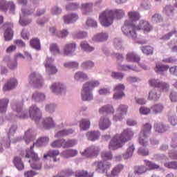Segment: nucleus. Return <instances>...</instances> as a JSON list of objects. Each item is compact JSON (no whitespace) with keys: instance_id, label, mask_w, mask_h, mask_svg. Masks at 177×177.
<instances>
[{"instance_id":"15","label":"nucleus","mask_w":177,"mask_h":177,"mask_svg":"<svg viewBox=\"0 0 177 177\" xmlns=\"http://www.w3.org/2000/svg\"><path fill=\"white\" fill-rule=\"evenodd\" d=\"M4 32V38L6 41H12L13 39V23L6 22L3 26Z\"/></svg>"},{"instance_id":"3","label":"nucleus","mask_w":177,"mask_h":177,"mask_svg":"<svg viewBox=\"0 0 177 177\" xmlns=\"http://www.w3.org/2000/svg\"><path fill=\"white\" fill-rule=\"evenodd\" d=\"M133 138V131L129 129L124 130L121 134H116L109 143V150L121 149L127 142H129Z\"/></svg>"},{"instance_id":"22","label":"nucleus","mask_w":177,"mask_h":177,"mask_svg":"<svg viewBox=\"0 0 177 177\" xmlns=\"http://www.w3.org/2000/svg\"><path fill=\"white\" fill-rule=\"evenodd\" d=\"M17 84V80L15 78L8 80L3 87V92H8L9 91H12V89H15Z\"/></svg>"},{"instance_id":"10","label":"nucleus","mask_w":177,"mask_h":177,"mask_svg":"<svg viewBox=\"0 0 177 177\" xmlns=\"http://www.w3.org/2000/svg\"><path fill=\"white\" fill-rule=\"evenodd\" d=\"M29 117L31 120L35 121L36 124H39V121H41V118H42L41 109L35 104L30 106L29 108Z\"/></svg>"},{"instance_id":"6","label":"nucleus","mask_w":177,"mask_h":177,"mask_svg":"<svg viewBox=\"0 0 177 177\" xmlns=\"http://www.w3.org/2000/svg\"><path fill=\"white\" fill-rule=\"evenodd\" d=\"M16 131H17V124L11 125L8 132V138L0 140V153L3 151V149H9L10 147V136H13V134L16 133Z\"/></svg>"},{"instance_id":"11","label":"nucleus","mask_w":177,"mask_h":177,"mask_svg":"<svg viewBox=\"0 0 177 177\" xmlns=\"http://www.w3.org/2000/svg\"><path fill=\"white\" fill-rule=\"evenodd\" d=\"M29 84L35 88H41L44 85V79L39 73L32 72L29 76Z\"/></svg>"},{"instance_id":"25","label":"nucleus","mask_w":177,"mask_h":177,"mask_svg":"<svg viewBox=\"0 0 177 177\" xmlns=\"http://www.w3.org/2000/svg\"><path fill=\"white\" fill-rule=\"evenodd\" d=\"M35 131L32 129H29L27 131L25 132V135L24 136V140L26 145L30 143V142H33L35 139Z\"/></svg>"},{"instance_id":"54","label":"nucleus","mask_w":177,"mask_h":177,"mask_svg":"<svg viewBox=\"0 0 177 177\" xmlns=\"http://www.w3.org/2000/svg\"><path fill=\"white\" fill-rule=\"evenodd\" d=\"M100 136V133L99 131H91L89 134V140L91 142H95V140H97L99 137Z\"/></svg>"},{"instance_id":"12","label":"nucleus","mask_w":177,"mask_h":177,"mask_svg":"<svg viewBox=\"0 0 177 177\" xmlns=\"http://www.w3.org/2000/svg\"><path fill=\"white\" fill-rule=\"evenodd\" d=\"M73 176H75V177H88V171L83 170H78L75 172L71 169H66L62 170L59 174V176L61 177H70Z\"/></svg>"},{"instance_id":"44","label":"nucleus","mask_w":177,"mask_h":177,"mask_svg":"<svg viewBox=\"0 0 177 177\" xmlns=\"http://www.w3.org/2000/svg\"><path fill=\"white\" fill-rule=\"evenodd\" d=\"M14 165L18 171H23V169H24V164L19 157H15L14 158Z\"/></svg>"},{"instance_id":"58","label":"nucleus","mask_w":177,"mask_h":177,"mask_svg":"<svg viewBox=\"0 0 177 177\" xmlns=\"http://www.w3.org/2000/svg\"><path fill=\"white\" fill-rule=\"evenodd\" d=\"M101 157L104 161H106L107 160H111L113 158V154H111V152L103 151L101 153Z\"/></svg>"},{"instance_id":"16","label":"nucleus","mask_w":177,"mask_h":177,"mask_svg":"<svg viewBox=\"0 0 177 177\" xmlns=\"http://www.w3.org/2000/svg\"><path fill=\"white\" fill-rule=\"evenodd\" d=\"M128 111V106L124 104H120L116 109V114L113 116V121H121L124 118V115L127 114Z\"/></svg>"},{"instance_id":"42","label":"nucleus","mask_w":177,"mask_h":177,"mask_svg":"<svg viewBox=\"0 0 177 177\" xmlns=\"http://www.w3.org/2000/svg\"><path fill=\"white\" fill-rule=\"evenodd\" d=\"M133 151H135V147L133 145H130L126 152L123 154V158L127 160L133 156Z\"/></svg>"},{"instance_id":"26","label":"nucleus","mask_w":177,"mask_h":177,"mask_svg":"<svg viewBox=\"0 0 177 177\" xmlns=\"http://www.w3.org/2000/svg\"><path fill=\"white\" fill-rule=\"evenodd\" d=\"M81 96L83 102L89 100V82H86L83 84Z\"/></svg>"},{"instance_id":"9","label":"nucleus","mask_w":177,"mask_h":177,"mask_svg":"<svg viewBox=\"0 0 177 177\" xmlns=\"http://www.w3.org/2000/svg\"><path fill=\"white\" fill-rule=\"evenodd\" d=\"M34 13V9L30 8V7H23L21 8V14H20L19 17V24L23 27L30 24L31 23V19H24L26 16H30V15H32Z\"/></svg>"},{"instance_id":"63","label":"nucleus","mask_w":177,"mask_h":177,"mask_svg":"<svg viewBox=\"0 0 177 177\" xmlns=\"http://www.w3.org/2000/svg\"><path fill=\"white\" fill-rule=\"evenodd\" d=\"M169 99H170L171 102L176 103L177 102V92L172 90L169 94Z\"/></svg>"},{"instance_id":"48","label":"nucleus","mask_w":177,"mask_h":177,"mask_svg":"<svg viewBox=\"0 0 177 177\" xmlns=\"http://www.w3.org/2000/svg\"><path fill=\"white\" fill-rule=\"evenodd\" d=\"M145 164L151 170L160 169V165H158L150 160H145Z\"/></svg>"},{"instance_id":"36","label":"nucleus","mask_w":177,"mask_h":177,"mask_svg":"<svg viewBox=\"0 0 177 177\" xmlns=\"http://www.w3.org/2000/svg\"><path fill=\"white\" fill-rule=\"evenodd\" d=\"M64 67H65V68L78 70V68H80V62L77 61H69L64 63Z\"/></svg>"},{"instance_id":"57","label":"nucleus","mask_w":177,"mask_h":177,"mask_svg":"<svg viewBox=\"0 0 177 177\" xmlns=\"http://www.w3.org/2000/svg\"><path fill=\"white\" fill-rule=\"evenodd\" d=\"M50 50L51 53H53V55H57V53H59L60 52V49L59 48V46H57V44L55 43L50 44Z\"/></svg>"},{"instance_id":"14","label":"nucleus","mask_w":177,"mask_h":177,"mask_svg":"<svg viewBox=\"0 0 177 177\" xmlns=\"http://www.w3.org/2000/svg\"><path fill=\"white\" fill-rule=\"evenodd\" d=\"M53 62H55V59L50 57H47L46 62H44L46 71L49 75L52 74H56V73H57V68L53 65Z\"/></svg>"},{"instance_id":"35","label":"nucleus","mask_w":177,"mask_h":177,"mask_svg":"<svg viewBox=\"0 0 177 177\" xmlns=\"http://www.w3.org/2000/svg\"><path fill=\"white\" fill-rule=\"evenodd\" d=\"M63 142L64 149H67L68 147H74V146H77V145L78 144V141L75 139L66 140L63 138Z\"/></svg>"},{"instance_id":"53","label":"nucleus","mask_w":177,"mask_h":177,"mask_svg":"<svg viewBox=\"0 0 177 177\" xmlns=\"http://www.w3.org/2000/svg\"><path fill=\"white\" fill-rule=\"evenodd\" d=\"M164 20V19L162 18V16H161V15L156 13L152 16L151 18V21L152 23H161L162 22V21Z\"/></svg>"},{"instance_id":"19","label":"nucleus","mask_w":177,"mask_h":177,"mask_svg":"<svg viewBox=\"0 0 177 177\" xmlns=\"http://www.w3.org/2000/svg\"><path fill=\"white\" fill-rule=\"evenodd\" d=\"M76 49L77 44L69 43L65 45L64 48V53L66 56H74Z\"/></svg>"},{"instance_id":"51","label":"nucleus","mask_w":177,"mask_h":177,"mask_svg":"<svg viewBox=\"0 0 177 177\" xmlns=\"http://www.w3.org/2000/svg\"><path fill=\"white\" fill-rule=\"evenodd\" d=\"M89 129V120L88 119H83L80 122V130L87 131Z\"/></svg>"},{"instance_id":"5","label":"nucleus","mask_w":177,"mask_h":177,"mask_svg":"<svg viewBox=\"0 0 177 177\" xmlns=\"http://www.w3.org/2000/svg\"><path fill=\"white\" fill-rule=\"evenodd\" d=\"M151 131V124L149 123H146L142 127V129L140 133L138 142L142 147L139 148L138 149V154L141 156H147L149 154V149H146V146L149 145L147 142V138L150 136Z\"/></svg>"},{"instance_id":"28","label":"nucleus","mask_w":177,"mask_h":177,"mask_svg":"<svg viewBox=\"0 0 177 177\" xmlns=\"http://www.w3.org/2000/svg\"><path fill=\"white\" fill-rule=\"evenodd\" d=\"M32 99L36 103H42L46 100V95L42 92L35 91L32 95Z\"/></svg>"},{"instance_id":"27","label":"nucleus","mask_w":177,"mask_h":177,"mask_svg":"<svg viewBox=\"0 0 177 177\" xmlns=\"http://www.w3.org/2000/svg\"><path fill=\"white\" fill-rule=\"evenodd\" d=\"M3 62H5L7 64V67L10 68V70H17L19 64L17 63V60L12 59L9 56H6L3 58Z\"/></svg>"},{"instance_id":"34","label":"nucleus","mask_w":177,"mask_h":177,"mask_svg":"<svg viewBox=\"0 0 177 177\" xmlns=\"http://www.w3.org/2000/svg\"><path fill=\"white\" fill-rule=\"evenodd\" d=\"M99 124L100 129L104 131V129H107V128L111 125V122L109 118L102 117L100 120Z\"/></svg>"},{"instance_id":"55","label":"nucleus","mask_w":177,"mask_h":177,"mask_svg":"<svg viewBox=\"0 0 177 177\" xmlns=\"http://www.w3.org/2000/svg\"><path fill=\"white\" fill-rule=\"evenodd\" d=\"M164 166L169 169H177V162H167L164 164Z\"/></svg>"},{"instance_id":"47","label":"nucleus","mask_w":177,"mask_h":177,"mask_svg":"<svg viewBox=\"0 0 177 177\" xmlns=\"http://www.w3.org/2000/svg\"><path fill=\"white\" fill-rule=\"evenodd\" d=\"M134 172L137 175H142L147 172V168L145 166H136L134 167Z\"/></svg>"},{"instance_id":"23","label":"nucleus","mask_w":177,"mask_h":177,"mask_svg":"<svg viewBox=\"0 0 177 177\" xmlns=\"http://www.w3.org/2000/svg\"><path fill=\"white\" fill-rule=\"evenodd\" d=\"M44 128L46 129H52L56 127V122L53 120V118L49 116L43 120L42 122Z\"/></svg>"},{"instance_id":"31","label":"nucleus","mask_w":177,"mask_h":177,"mask_svg":"<svg viewBox=\"0 0 177 177\" xmlns=\"http://www.w3.org/2000/svg\"><path fill=\"white\" fill-rule=\"evenodd\" d=\"M124 169V165H118L116 167H113L111 171L110 174H106L107 177H117L120 175V172Z\"/></svg>"},{"instance_id":"59","label":"nucleus","mask_w":177,"mask_h":177,"mask_svg":"<svg viewBox=\"0 0 177 177\" xmlns=\"http://www.w3.org/2000/svg\"><path fill=\"white\" fill-rule=\"evenodd\" d=\"M45 110L48 113H55V111L56 110V104H48L46 105Z\"/></svg>"},{"instance_id":"7","label":"nucleus","mask_w":177,"mask_h":177,"mask_svg":"<svg viewBox=\"0 0 177 177\" xmlns=\"http://www.w3.org/2000/svg\"><path fill=\"white\" fill-rule=\"evenodd\" d=\"M12 110L16 111L17 115L16 117L18 118H21V120H24L26 118H28V111L24 110L23 106V102H15L11 104Z\"/></svg>"},{"instance_id":"1","label":"nucleus","mask_w":177,"mask_h":177,"mask_svg":"<svg viewBox=\"0 0 177 177\" xmlns=\"http://www.w3.org/2000/svg\"><path fill=\"white\" fill-rule=\"evenodd\" d=\"M49 143V137L43 136L39 138L36 142L33 143L32 146H30L29 149L26 150V158H32L28 160L30 163V167L32 169H41V163H39V158H38V154L34 152V146H37V147H45L48 146Z\"/></svg>"},{"instance_id":"39","label":"nucleus","mask_w":177,"mask_h":177,"mask_svg":"<svg viewBox=\"0 0 177 177\" xmlns=\"http://www.w3.org/2000/svg\"><path fill=\"white\" fill-rule=\"evenodd\" d=\"M30 46L35 50H41V41L39 39L35 37L30 39Z\"/></svg>"},{"instance_id":"62","label":"nucleus","mask_w":177,"mask_h":177,"mask_svg":"<svg viewBox=\"0 0 177 177\" xmlns=\"http://www.w3.org/2000/svg\"><path fill=\"white\" fill-rule=\"evenodd\" d=\"M88 34L86 32L79 31L73 35L74 38L78 39H82V38H85Z\"/></svg>"},{"instance_id":"13","label":"nucleus","mask_w":177,"mask_h":177,"mask_svg":"<svg viewBox=\"0 0 177 177\" xmlns=\"http://www.w3.org/2000/svg\"><path fill=\"white\" fill-rule=\"evenodd\" d=\"M67 87L62 82H57L50 86V91L55 95H63L66 93Z\"/></svg>"},{"instance_id":"17","label":"nucleus","mask_w":177,"mask_h":177,"mask_svg":"<svg viewBox=\"0 0 177 177\" xmlns=\"http://www.w3.org/2000/svg\"><path fill=\"white\" fill-rule=\"evenodd\" d=\"M93 165L97 167L96 171L99 174H107V171L111 168V163L107 162H95Z\"/></svg>"},{"instance_id":"2","label":"nucleus","mask_w":177,"mask_h":177,"mask_svg":"<svg viewBox=\"0 0 177 177\" xmlns=\"http://www.w3.org/2000/svg\"><path fill=\"white\" fill-rule=\"evenodd\" d=\"M129 19L124 21V25L122 28L123 34L127 35L129 38L136 39L138 35L133 30L135 28V23L140 19V15L136 11H130L128 13Z\"/></svg>"},{"instance_id":"50","label":"nucleus","mask_w":177,"mask_h":177,"mask_svg":"<svg viewBox=\"0 0 177 177\" xmlns=\"http://www.w3.org/2000/svg\"><path fill=\"white\" fill-rule=\"evenodd\" d=\"M141 50L145 55H153L154 48L150 46H145L141 48Z\"/></svg>"},{"instance_id":"24","label":"nucleus","mask_w":177,"mask_h":177,"mask_svg":"<svg viewBox=\"0 0 177 177\" xmlns=\"http://www.w3.org/2000/svg\"><path fill=\"white\" fill-rule=\"evenodd\" d=\"M80 17L77 14L71 13L66 15H64L62 19L63 21L65 24H71L73 23H75L77 20H78Z\"/></svg>"},{"instance_id":"29","label":"nucleus","mask_w":177,"mask_h":177,"mask_svg":"<svg viewBox=\"0 0 177 177\" xmlns=\"http://www.w3.org/2000/svg\"><path fill=\"white\" fill-rule=\"evenodd\" d=\"M78 155V151L76 149H65L60 153L61 157L63 158H71Z\"/></svg>"},{"instance_id":"8","label":"nucleus","mask_w":177,"mask_h":177,"mask_svg":"<svg viewBox=\"0 0 177 177\" xmlns=\"http://www.w3.org/2000/svg\"><path fill=\"white\" fill-rule=\"evenodd\" d=\"M0 10L4 13L8 11L10 15H15L16 13V4L13 1L0 0Z\"/></svg>"},{"instance_id":"37","label":"nucleus","mask_w":177,"mask_h":177,"mask_svg":"<svg viewBox=\"0 0 177 177\" xmlns=\"http://www.w3.org/2000/svg\"><path fill=\"white\" fill-rule=\"evenodd\" d=\"M8 104H9V99L3 98L0 100V113L3 114L8 110Z\"/></svg>"},{"instance_id":"38","label":"nucleus","mask_w":177,"mask_h":177,"mask_svg":"<svg viewBox=\"0 0 177 177\" xmlns=\"http://www.w3.org/2000/svg\"><path fill=\"white\" fill-rule=\"evenodd\" d=\"M109 36L106 33H99L93 37L94 42H103V41H107Z\"/></svg>"},{"instance_id":"45","label":"nucleus","mask_w":177,"mask_h":177,"mask_svg":"<svg viewBox=\"0 0 177 177\" xmlns=\"http://www.w3.org/2000/svg\"><path fill=\"white\" fill-rule=\"evenodd\" d=\"M169 68V66L164 65L161 63H157L155 68L156 73H164V71H167Z\"/></svg>"},{"instance_id":"49","label":"nucleus","mask_w":177,"mask_h":177,"mask_svg":"<svg viewBox=\"0 0 177 177\" xmlns=\"http://www.w3.org/2000/svg\"><path fill=\"white\" fill-rule=\"evenodd\" d=\"M63 142H64L63 138L60 140H56L50 144V146L51 147H53V149H59L60 147L64 148Z\"/></svg>"},{"instance_id":"33","label":"nucleus","mask_w":177,"mask_h":177,"mask_svg":"<svg viewBox=\"0 0 177 177\" xmlns=\"http://www.w3.org/2000/svg\"><path fill=\"white\" fill-rule=\"evenodd\" d=\"M74 133V130L73 129H64L59 131L55 135V138H64L68 135Z\"/></svg>"},{"instance_id":"30","label":"nucleus","mask_w":177,"mask_h":177,"mask_svg":"<svg viewBox=\"0 0 177 177\" xmlns=\"http://www.w3.org/2000/svg\"><path fill=\"white\" fill-rule=\"evenodd\" d=\"M73 78L77 82H84L88 80V74L82 71H78L75 72Z\"/></svg>"},{"instance_id":"61","label":"nucleus","mask_w":177,"mask_h":177,"mask_svg":"<svg viewBox=\"0 0 177 177\" xmlns=\"http://www.w3.org/2000/svg\"><path fill=\"white\" fill-rule=\"evenodd\" d=\"M164 13L169 17H172L174 16V10L171 6H167L164 9Z\"/></svg>"},{"instance_id":"43","label":"nucleus","mask_w":177,"mask_h":177,"mask_svg":"<svg viewBox=\"0 0 177 177\" xmlns=\"http://www.w3.org/2000/svg\"><path fill=\"white\" fill-rule=\"evenodd\" d=\"M164 110V105L162 104H156L151 107V111L154 113V114H160L162 113Z\"/></svg>"},{"instance_id":"46","label":"nucleus","mask_w":177,"mask_h":177,"mask_svg":"<svg viewBox=\"0 0 177 177\" xmlns=\"http://www.w3.org/2000/svg\"><path fill=\"white\" fill-rule=\"evenodd\" d=\"M100 113L113 114L114 113V108L111 105H106L100 109Z\"/></svg>"},{"instance_id":"60","label":"nucleus","mask_w":177,"mask_h":177,"mask_svg":"<svg viewBox=\"0 0 177 177\" xmlns=\"http://www.w3.org/2000/svg\"><path fill=\"white\" fill-rule=\"evenodd\" d=\"M149 85L153 88H160V86L161 85V81L156 79H151L149 81Z\"/></svg>"},{"instance_id":"21","label":"nucleus","mask_w":177,"mask_h":177,"mask_svg":"<svg viewBox=\"0 0 177 177\" xmlns=\"http://www.w3.org/2000/svg\"><path fill=\"white\" fill-rule=\"evenodd\" d=\"M58 156H60V151L58 149H51L48 151L47 154L44 155L43 158L45 160L48 158V157H50L54 162H57L59 160V158H57Z\"/></svg>"},{"instance_id":"41","label":"nucleus","mask_w":177,"mask_h":177,"mask_svg":"<svg viewBox=\"0 0 177 177\" xmlns=\"http://www.w3.org/2000/svg\"><path fill=\"white\" fill-rule=\"evenodd\" d=\"M155 131L159 133H164L168 131V127H167L164 123H156L154 126Z\"/></svg>"},{"instance_id":"4","label":"nucleus","mask_w":177,"mask_h":177,"mask_svg":"<svg viewBox=\"0 0 177 177\" xmlns=\"http://www.w3.org/2000/svg\"><path fill=\"white\" fill-rule=\"evenodd\" d=\"M124 16H125V11L122 9L115 10V11L107 10L104 11L100 15V21L104 27H109V26L113 24L114 17H116L117 19H122Z\"/></svg>"},{"instance_id":"56","label":"nucleus","mask_w":177,"mask_h":177,"mask_svg":"<svg viewBox=\"0 0 177 177\" xmlns=\"http://www.w3.org/2000/svg\"><path fill=\"white\" fill-rule=\"evenodd\" d=\"M80 8L78 3H71L66 6V10H77Z\"/></svg>"},{"instance_id":"18","label":"nucleus","mask_w":177,"mask_h":177,"mask_svg":"<svg viewBox=\"0 0 177 177\" xmlns=\"http://www.w3.org/2000/svg\"><path fill=\"white\" fill-rule=\"evenodd\" d=\"M139 30H143L144 32H150V31L153 30V26L150 25V23H149V21L141 20L138 26H134L133 31L136 32V31Z\"/></svg>"},{"instance_id":"20","label":"nucleus","mask_w":177,"mask_h":177,"mask_svg":"<svg viewBox=\"0 0 177 177\" xmlns=\"http://www.w3.org/2000/svg\"><path fill=\"white\" fill-rule=\"evenodd\" d=\"M114 91H115L116 93L113 95V99H122V97L125 96V94L124 93L125 86L124 84H120L116 85L114 88Z\"/></svg>"},{"instance_id":"64","label":"nucleus","mask_w":177,"mask_h":177,"mask_svg":"<svg viewBox=\"0 0 177 177\" xmlns=\"http://www.w3.org/2000/svg\"><path fill=\"white\" fill-rule=\"evenodd\" d=\"M97 154H99V149L98 148H90V157H97Z\"/></svg>"},{"instance_id":"40","label":"nucleus","mask_w":177,"mask_h":177,"mask_svg":"<svg viewBox=\"0 0 177 177\" xmlns=\"http://www.w3.org/2000/svg\"><path fill=\"white\" fill-rule=\"evenodd\" d=\"M160 97H161V92L157 91L154 89L149 92V95L148 97L149 100H153L154 102H156V100L160 99Z\"/></svg>"},{"instance_id":"52","label":"nucleus","mask_w":177,"mask_h":177,"mask_svg":"<svg viewBox=\"0 0 177 177\" xmlns=\"http://www.w3.org/2000/svg\"><path fill=\"white\" fill-rule=\"evenodd\" d=\"M82 13L83 16H88L89 15V3H84L82 4Z\"/></svg>"},{"instance_id":"32","label":"nucleus","mask_w":177,"mask_h":177,"mask_svg":"<svg viewBox=\"0 0 177 177\" xmlns=\"http://www.w3.org/2000/svg\"><path fill=\"white\" fill-rule=\"evenodd\" d=\"M127 62H132L133 63H139L140 62V57L133 52H129L126 55Z\"/></svg>"}]
</instances>
